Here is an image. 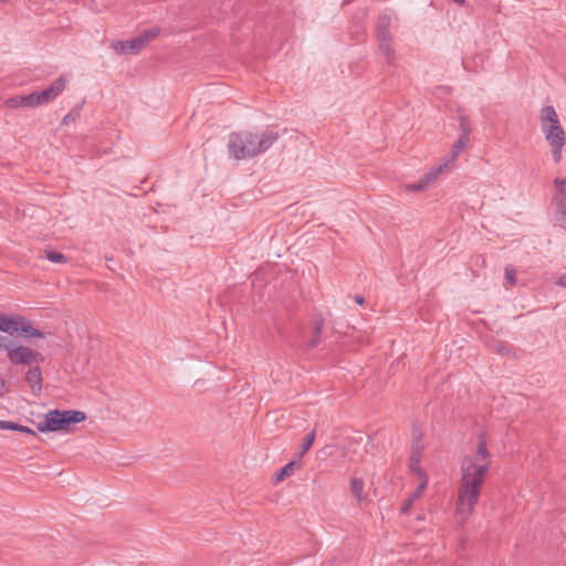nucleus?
Returning <instances> with one entry per match:
<instances>
[{
  "instance_id": "obj_29",
  "label": "nucleus",
  "mask_w": 566,
  "mask_h": 566,
  "mask_svg": "<svg viewBox=\"0 0 566 566\" xmlns=\"http://www.w3.org/2000/svg\"><path fill=\"white\" fill-rule=\"evenodd\" d=\"M11 340L7 336L0 335V350L7 352Z\"/></svg>"
},
{
  "instance_id": "obj_26",
  "label": "nucleus",
  "mask_w": 566,
  "mask_h": 566,
  "mask_svg": "<svg viewBox=\"0 0 566 566\" xmlns=\"http://www.w3.org/2000/svg\"><path fill=\"white\" fill-rule=\"evenodd\" d=\"M6 103L11 108L24 107L22 95H18V96L11 97Z\"/></svg>"
},
{
  "instance_id": "obj_8",
  "label": "nucleus",
  "mask_w": 566,
  "mask_h": 566,
  "mask_svg": "<svg viewBox=\"0 0 566 566\" xmlns=\"http://www.w3.org/2000/svg\"><path fill=\"white\" fill-rule=\"evenodd\" d=\"M390 20L388 17L379 19L377 23L376 34L379 43V49L384 54L387 63L391 64L395 61V51L391 46V35L389 33Z\"/></svg>"
},
{
  "instance_id": "obj_12",
  "label": "nucleus",
  "mask_w": 566,
  "mask_h": 566,
  "mask_svg": "<svg viewBox=\"0 0 566 566\" xmlns=\"http://www.w3.org/2000/svg\"><path fill=\"white\" fill-rule=\"evenodd\" d=\"M448 163H443L442 165H439L437 167H433L431 170L426 172L420 180L422 184L427 187V189L432 186L437 180L440 174L443 171H448Z\"/></svg>"
},
{
  "instance_id": "obj_34",
  "label": "nucleus",
  "mask_w": 566,
  "mask_h": 566,
  "mask_svg": "<svg viewBox=\"0 0 566 566\" xmlns=\"http://www.w3.org/2000/svg\"><path fill=\"white\" fill-rule=\"evenodd\" d=\"M453 2L458 3L459 6H465V0H452Z\"/></svg>"
},
{
  "instance_id": "obj_21",
  "label": "nucleus",
  "mask_w": 566,
  "mask_h": 566,
  "mask_svg": "<svg viewBox=\"0 0 566 566\" xmlns=\"http://www.w3.org/2000/svg\"><path fill=\"white\" fill-rule=\"evenodd\" d=\"M417 478L420 483H419L417 490L410 496V499H412L413 501L419 499L423 494V492L427 488V484H428L427 474H423L422 476H417Z\"/></svg>"
},
{
  "instance_id": "obj_7",
  "label": "nucleus",
  "mask_w": 566,
  "mask_h": 566,
  "mask_svg": "<svg viewBox=\"0 0 566 566\" xmlns=\"http://www.w3.org/2000/svg\"><path fill=\"white\" fill-rule=\"evenodd\" d=\"M157 35V29L147 30L132 40L113 42L112 48L117 54L136 55Z\"/></svg>"
},
{
  "instance_id": "obj_33",
  "label": "nucleus",
  "mask_w": 566,
  "mask_h": 566,
  "mask_svg": "<svg viewBox=\"0 0 566 566\" xmlns=\"http://www.w3.org/2000/svg\"><path fill=\"white\" fill-rule=\"evenodd\" d=\"M354 300L359 305L364 303V297L361 295H355Z\"/></svg>"
},
{
  "instance_id": "obj_16",
  "label": "nucleus",
  "mask_w": 566,
  "mask_h": 566,
  "mask_svg": "<svg viewBox=\"0 0 566 566\" xmlns=\"http://www.w3.org/2000/svg\"><path fill=\"white\" fill-rule=\"evenodd\" d=\"M298 467L296 461H291L287 464H285L283 468H281L276 474H275V481L281 482L284 479L289 478L293 474L295 468Z\"/></svg>"
},
{
  "instance_id": "obj_13",
  "label": "nucleus",
  "mask_w": 566,
  "mask_h": 566,
  "mask_svg": "<svg viewBox=\"0 0 566 566\" xmlns=\"http://www.w3.org/2000/svg\"><path fill=\"white\" fill-rule=\"evenodd\" d=\"M468 143H469L468 139L459 137L458 140L452 145L450 153L447 156L446 161H444V163H448L449 169L452 166V164L457 160V158L459 157L461 151L464 150Z\"/></svg>"
},
{
  "instance_id": "obj_6",
  "label": "nucleus",
  "mask_w": 566,
  "mask_h": 566,
  "mask_svg": "<svg viewBox=\"0 0 566 566\" xmlns=\"http://www.w3.org/2000/svg\"><path fill=\"white\" fill-rule=\"evenodd\" d=\"M7 356L9 361L14 366L22 365L31 367L33 364L44 361V356L40 352L13 340H11L7 348Z\"/></svg>"
},
{
  "instance_id": "obj_10",
  "label": "nucleus",
  "mask_w": 566,
  "mask_h": 566,
  "mask_svg": "<svg viewBox=\"0 0 566 566\" xmlns=\"http://www.w3.org/2000/svg\"><path fill=\"white\" fill-rule=\"evenodd\" d=\"M24 380L29 385L32 394L40 395L42 391V370L39 364L29 367L24 375Z\"/></svg>"
},
{
  "instance_id": "obj_28",
  "label": "nucleus",
  "mask_w": 566,
  "mask_h": 566,
  "mask_svg": "<svg viewBox=\"0 0 566 566\" xmlns=\"http://www.w3.org/2000/svg\"><path fill=\"white\" fill-rule=\"evenodd\" d=\"M77 117H78V112L72 111L63 117V124H69L71 122H74V120H76Z\"/></svg>"
},
{
  "instance_id": "obj_35",
  "label": "nucleus",
  "mask_w": 566,
  "mask_h": 566,
  "mask_svg": "<svg viewBox=\"0 0 566 566\" xmlns=\"http://www.w3.org/2000/svg\"><path fill=\"white\" fill-rule=\"evenodd\" d=\"M503 349H504V346H501V347H499L496 350H497L499 353H502V350H503Z\"/></svg>"
},
{
  "instance_id": "obj_9",
  "label": "nucleus",
  "mask_w": 566,
  "mask_h": 566,
  "mask_svg": "<svg viewBox=\"0 0 566 566\" xmlns=\"http://www.w3.org/2000/svg\"><path fill=\"white\" fill-rule=\"evenodd\" d=\"M66 84V76L61 75L48 88L38 92L41 105L54 101L65 90Z\"/></svg>"
},
{
  "instance_id": "obj_27",
  "label": "nucleus",
  "mask_w": 566,
  "mask_h": 566,
  "mask_svg": "<svg viewBox=\"0 0 566 566\" xmlns=\"http://www.w3.org/2000/svg\"><path fill=\"white\" fill-rule=\"evenodd\" d=\"M407 191H424L427 190V187L422 184V181L419 179L416 184H409L406 186Z\"/></svg>"
},
{
  "instance_id": "obj_18",
  "label": "nucleus",
  "mask_w": 566,
  "mask_h": 566,
  "mask_svg": "<svg viewBox=\"0 0 566 566\" xmlns=\"http://www.w3.org/2000/svg\"><path fill=\"white\" fill-rule=\"evenodd\" d=\"M316 437V430L313 429L304 439L301 446L298 457L302 458L313 446Z\"/></svg>"
},
{
  "instance_id": "obj_14",
  "label": "nucleus",
  "mask_w": 566,
  "mask_h": 566,
  "mask_svg": "<svg viewBox=\"0 0 566 566\" xmlns=\"http://www.w3.org/2000/svg\"><path fill=\"white\" fill-rule=\"evenodd\" d=\"M553 201L556 206V221L566 223V197L555 196Z\"/></svg>"
},
{
  "instance_id": "obj_23",
  "label": "nucleus",
  "mask_w": 566,
  "mask_h": 566,
  "mask_svg": "<svg viewBox=\"0 0 566 566\" xmlns=\"http://www.w3.org/2000/svg\"><path fill=\"white\" fill-rule=\"evenodd\" d=\"M554 187L557 191L556 196H564L566 197V178H555L554 179Z\"/></svg>"
},
{
  "instance_id": "obj_15",
  "label": "nucleus",
  "mask_w": 566,
  "mask_h": 566,
  "mask_svg": "<svg viewBox=\"0 0 566 566\" xmlns=\"http://www.w3.org/2000/svg\"><path fill=\"white\" fill-rule=\"evenodd\" d=\"M0 430H13V431H20L23 433L36 436L35 431L32 430L31 428L19 424L17 422L6 421V420H0Z\"/></svg>"
},
{
  "instance_id": "obj_17",
  "label": "nucleus",
  "mask_w": 566,
  "mask_h": 566,
  "mask_svg": "<svg viewBox=\"0 0 566 566\" xmlns=\"http://www.w3.org/2000/svg\"><path fill=\"white\" fill-rule=\"evenodd\" d=\"M459 126L461 132L459 137L470 140L471 123L465 114L459 116Z\"/></svg>"
},
{
  "instance_id": "obj_1",
  "label": "nucleus",
  "mask_w": 566,
  "mask_h": 566,
  "mask_svg": "<svg viewBox=\"0 0 566 566\" xmlns=\"http://www.w3.org/2000/svg\"><path fill=\"white\" fill-rule=\"evenodd\" d=\"M490 468L491 454L485 441L480 440L474 453L464 455L460 462L455 507V515L460 524H464L473 514Z\"/></svg>"
},
{
  "instance_id": "obj_4",
  "label": "nucleus",
  "mask_w": 566,
  "mask_h": 566,
  "mask_svg": "<svg viewBox=\"0 0 566 566\" xmlns=\"http://www.w3.org/2000/svg\"><path fill=\"white\" fill-rule=\"evenodd\" d=\"M85 418L86 415L78 410H51L36 428L40 432L69 431L71 424L82 422Z\"/></svg>"
},
{
  "instance_id": "obj_32",
  "label": "nucleus",
  "mask_w": 566,
  "mask_h": 566,
  "mask_svg": "<svg viewBox=\"0 0 566 566\" xmlns=\"http://www.w3.org/2000/svg\"><path fill=\"white\" fill-rule=\"evenodd\" d=\"M6 392H7L6 381L2 378H0V396H3Z\"/></svg>"
},
{
  "instance_id": "obj_25",
  "label": "nucleus",
  "mask_w": 566,
  "mask_h": 566,
  "mask_svg": "<svg viewBox=\"0 0 566 566\" xmlns=\"http://www.w3.org/2000/svg\"><path fill=\"white\" fill-rule=\"evenodd\" d=\"M322 326H323V322H316L315 323V326H314V337L312 338V340L308 344V347H315L318 345L319 343V334H321V331H322Z\"/></svg>"
},
{
  "instance_id": "obj_20",
  "label": "nucleus",
  "mask_w": 566,
  "mask_h": 566,
  "mask_svg": "<svg viewBox=\"0 0 566 566\" xmlns=\"http://www.w3.org/2000/svg\"><path fill=\"white\" fill-rule=\"evenodd\" d=\"M24 107H35L41 105L38 91L32 92L28 95H22Z\"/></svg>"
},
{
  "instance_id": "obj_11",
  "label": "nucleus",
  "mask_w": 566,
  "mask_h": 566,
  "mask_svg": "<svg viewBox=\"0 0 566 566\" xmlns=\"http://www.w3.org/2000/svg\"><path fill=\"white\" fill-rule=\"evenodd\" d=\"M423 446L419 441V439H415L412 444V451L410 455V471L417 476H422L424 471L420 467V461L422 457Z\"/></svg>"
},
{
  "instance_id": "obj_22",
  "label": "nucleus",
  "mask_w": 566,
  "mask_h": 566,
  "mask_svg": "<svg viewBox=\"0 0 566 566\" xmlns=\"http://www.w3.org/2000/svg\"><path fill=\"white\" fill-rule=\"evenodd\" d=\"M45 256L49 261L54 263H65L66 256L56 251H45Z\"/></svg>"
},
{
  "instance_id": "obj_5",
  "label": "nucleus",
  "mask_w": 566,
  "mask_h": 566,
  "mask_svg": "<svg viewBox=\"0 0 566 566\" xmlns=\"http://www.w3.org/2000/svg\"><path fill=\"white\" fill-rule=\"evenodd\" d=\"M0 332L10 335L18 334L25 338H44V333L34 328L31 322L22 315H4L0 313Z\"/></svg>"
},
{
  "instance_id": "obj_19",
  "label": "nucleus",
  "mask_w": 566,
  "mask_h": 566,
  "mask_svg": "<svg viewBox=\"0 0 566 566\" xmlns=\"http://www.w3.org/2000/svg\"><path fill=\"white\" fill-rule=\"evenodd\" d=\"M364 482L361 479L354 478L350 481V491L357 500L363 499Z\"/></svg>"
},
{
  "instance_id": "obj_24",
  "label": "nucleus",
  "mask_w": 566,
  "mask_h": 566,
  "mask_svg": "<svg viewBox=\"0 0 566 566\" xmlns=\"http://www.w3.org/2000/svg\"><path fill=\"white\" fill-rule=\"evenodd\" d=\"M505 279L510 285H515L517 283L516 271L512 265H507L505 268Z\"/></svg>"
},
{
  "instance_id": "obj_3",
  "label": "nucleus",
  "mask_w": 566,
  "mask_h": 566,
  "mask_svg": "<svg viewBox=\"0 0 566 566\" xmlns=\"http://www.w3.org/2000/svg\"><path fill=\"white\" fill-rule=\"evenodd\" d=\"M541 129L551 147L554 161L558 164L562 160V151L566 144V134L555 108L551 105L541 109Z\"/></svg>"
},
{
  "instance_id": "obj_31",
  "label": "nucleus",
  "mask_w": 566,
  "mask_h": 566,
  "mask_svg": "<svg viewBox=\"0 0 566 566\" xmlns=\"http://www.w3.org/2000/svg\"><path fill=\"white\" fill-rule=\"evenodd\" d=\"M412 502H413V500H412V499H410V497H409V499H407V500L403 502V504L401 505V509H400V510H401V512H402V513H407V512L410 510V507H411V505H412Z\"/></svg>"
},
{
  "instance_id": "obj_30",
  "label": "nucleus",
  "mask_w": 566,
  "mask_h": 566,
  "mask_svg": "<svg viewBox=\"0 0 566 566\" xmlns=\"http://www.w3.org/2000/svg\"><path fill=\"white\" fill-rule=\"evenodd\" d=\"M555 284L559 287H565L566 289V273L564 274H560L557 279H556V282Z\"/></svg>"
},
{
  "instance_id": "obj_2",
  "label": "nucleus",
  "mask_w": 566,
  "mask_h": 566,
  "mask_svg": "<svg viewBox=\"0 0 566 566\" xmlns=\"http://www.w3.org/2000/svg\"><path fill=\"white\" fill-rule=\"evenodd\" d=\"M279 138L280 134L271 129L261 133L249 130L231 133L228 140V151L235 160L254 158L268 151Z\"/></svg>"
}]
</instances>
